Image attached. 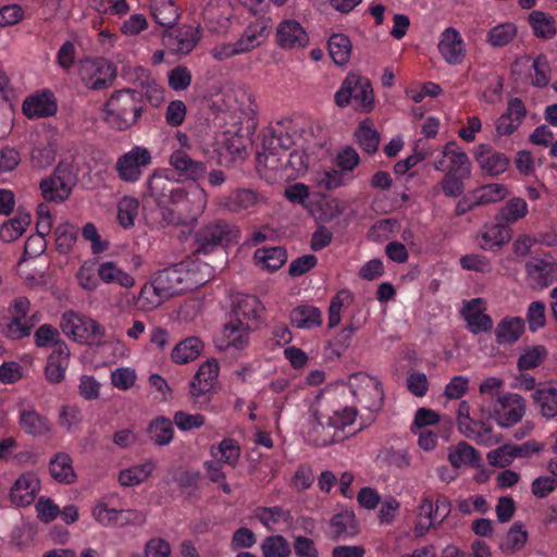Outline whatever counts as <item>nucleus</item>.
<instances>
[{
    "instance_id": "obj_1",
    "label": "nucleus",
    "mask_w": 557,
    "mask_h": 557,
    "mask_svg": "<svg viewBox=\"0 0 557 557\" xmlns=\"http://www.w3.org/2000/svg\"><path fill=\"white\" fill-rule=\"evenodd\" d=\"M201 284L202 282L193 281L187 264H173L152 274L139 293V301L145 309L157 308L165 300Z\"/></svg>"
},
{
    "instance_id": "obj_2",
    "label": "nucleus",
    "mask_w": 557,
    "mask_h": 557,
    "mask_svg": "<svg viewBox=\"0 0 557 557\" xmlns=\"http://www.w3.org/2000/svg\"><path fill=\"white\" fill-rule=\"evenodd\" d=\"M145 109L141 91L123 88L115 90L106 101L103 120L110 127L124 132L137 124Z\"/></svg>"
},
{
    "instance_id": "obj_3",
    "label": "nucleus",
    "mask_w": 557,
    "mask_h": 557,
    "mask_svg": "<svg viewBox=\"0 0 557 557\" xmlns=\"http://www.w3.org/2000/svg\"><path fill=\"white\" fill-rule=\"evenodd\" d=\"M60 327L66 336L88 346H100L106 337L104 327L96 320L73 310L62 314Z\"/></svg>"
},
{
    "instance_id": "obj_4",
    "label": "nucleus",
    "mask_w": 557,
    "mask_h": 557,
    "mask_svg": "<svg viewBox=\"0 0 557 557\" xmlns=\"http://www.w3.org/2000/svg\"><path fill=\"white\" fill-rule=\"evenodd\" d=\"M238 236V230L224 220L211 221L195 234V253H210L220 246H227Z\"/></svg>"
},
{
    "instance_id": "obj_5",
    "label": "nucleus",
    "mask_w": 557,
    "mask_h": 557,
    "mask_svg": "<svg viewBox=\"0 0 557 557\" xmlns=\"http://www.w3.org/2000/svg\"><path fill=\"white\" fill-rule=\"evenodd\" d=\"M78 73L87 87L100 90L112 85L116 76V69L107 59L87 58L81 61Z\"/></svg>"
},
{
    "instance_id": "obj_6",
    "label": "nucleus",
    "mask_w": 557,
    "mask_h": 557,
    "mask_svg": "<svg viewBox=\"0 0 557 557\" xmlns=\"http://www.w3.org/2000/svg\"><path fill=\"white\" fill-rule=\"evenodd\" d=\"M348 385L352 395L364 406L366 409L376 412L383 405L384 393L382 384L364 373L350 375Z\"/></svg>"
},
{
    "instance_id": "obj_7",
    "label": "nucleus",
    "mask_w": 557,
    "mask_h": 557,
    "mask_svg": "<svg viewBox=\"0 0 557 557\" xmlns=\"http://www.w3.org/2000/svg\"><path fill=\"white\" fill-rule=\"evenodd\" d=\"M487 418H493L500 428H510L521 421L525 413L524 399L512 393L498 394Z\"/></svg>"
},
{
    "instance_id": "obj_8",
    "label": "nucleus",
    "mask_w": 557,
    "mask_h": 557,
    "mask_svg": "<svg viewBox=\"0 0 557 557\" xmlns=\"http://www.w3.org/2000/svg\"><path fill=\"white\" fill-rule=\"evenodd\" d=\"M72 166L69 163L60 162L52 175L40 182V190L47 201L62 202L72 193L73 185Z\"/></svg>"
},
{
    "instance_id": "obj_9",
    "label": "nucleus",
    "mask_w": 557,
    "mask_h": 557,
    "mask_svg": "<svg viewBox=\"0 0 557 557\" xmlns=\"http://www.w3.org/2000/svg\"><path fill=\"white\" fill-rule=\"evenodd\" d=\"M292 145L293 139L287 133L272 131L270 135L264 136L262 151L257 154L259 165L263 164L273 171L278 170V162L282 161L280 149L286 154Z\"/></svg>"
},
{
    "instance_id": "obj_10",
    "label": "nucleus",
    "mask_w": 557,
    "mask_h": 557,
    "mask_svg": "<svg viewBox=\"0 0 557 557\" xmlns=\"http://www.w3.org/2000/svg\"><path fill=\"white\" fill-rule=\"evenodd\" d=\"M29 311L30 301L28 298L17 297L12 301L9 308V312L12 318L3 327V334L5 337L12 341H17L29 336V326H26Z\"/></svg>"
},
{
    "instance_id": "obj_11",
    "label": "nucleus",
    "mask_w": 557,
    "mask_h": 557,
    "mask_svg": "<svg viewBox=\"0 0 557 557\" xmlns=\"http://www.w3.org/2000/svg\"><path fill=\"white\" fill-rule=\"evenodd\" d=\"M150 161V152L146 148L136 147L119 158L116 170L123 181L135 182L141 173L140 168L149 164Z\"/></svg>"
},
{
    "instance_id": "obj_12",
    "label": "nucleus",
    "mask_w": 557,
    "mask_h": 557,
    "mask_svg": "<svg viewBox=\"0 0 557 557\" xmlns=\"http://www.w3.org/2000/svg\"><path fill=\"white\" fill-rule=\"evenodd\" d=\"M529 286L532 289H544L557 282V262L534 259L525 263Z\"/></svg>"
},
{
    "instance_id": "obj_13",
    "label": "nucleus",
    "mask_w": 557,
    "mask_h": 557,
    "mask_svg": "<svg viewBox=\"0 0 557 557\" xmlns=\"http://www.w3.org/2000/svg\"><path fill=\"white\" fill-rule=\"evenodd\" d=\"M22 110L29 119L47 117L55 114L58 104L52 91L45 89L27 97L23 102Z\"/></svg>"
},
{
    "instance_id": "obj_14",
    "label": "nucleus",
    "mask_w": 557,
    "mask_h": 557,
    "mask_svg": "<svg viewBox=\"0 0 557 557\" xmlns=\"http://www.w3.org/2000/svg\"><path fill=\"white\" fill-rule=\"evenodd\" d=\"M276 41L283 49L304 48L309 42V37L296 20H284L276 28Z\"/></svg>"
},
{
    "instance_id": "obj_15",
    "label": "nucleus",
    "mask_w": 557,
    "mask_h": 557,
    "mask_svg": "<svg viewBox=\"0 0 557 557\" xmlns=\"http://www.w3.org/2000/svg\"><path fill=\"white\" fill-rule=\"evenodd\" d=\"M437 47L448 64H460L466 57L463 39L454 27H448L442 33Z\"/></svg>"
},
{
    "instance_id": "obj_16",
    "label": "nucleus",
    "mask_w": 557,
    "mask_h": 557,
    "mask_svg": "<svg viewBox=\"0 0 557 557\" xmlns=\"http://www.w3.org/2000/svg\"><path fill=\"white\" fill-rule=\"evenodd\" d=\"M251 330H253V325H245L244 320H231L223 326L221 338L218 339V347L220 349L228 347L243 349L248 344Z\"/></svg>"
},
{
    "instance_id": "obj_17",
    "label": "nucleus",
    "mask_w": 557,
    "mask_h": 557,
    "mask_svg": "<svg viewBox=\"0 0 557 557\" xmlns=\"http://www.w3.org/2000/svg\"><path fill=\"white\" fill-rule=\"evenodd\" d=\"M474 158L480 168L491 176L504 173L509 165V159L487 144H480L475 148Z\"/></svg>"
},
{
    "instance_id": "obj_18",
    "label": "nucleus",
    "mask_w": 557,
    "mask_h": 557,
    "mask_svg": "<svg viewBox=\"0 0 557 557\" xmlns=\"http://www.w3.org/2000/svg\"><path fill=\"white\" fill-rule=\"evenodd\" d=\"M484 301L482 298H474L468 301L461 314L463 319L467 321L468 329L473 334H479L481 332H488L493 327V320L488 314H485L483 311Z\"/></svg>"
},
{
    "instance_id": "obj_19",
    "label": "nucleus",
    "mask_w": 557,
    "mask_h": 557,
    "mask_svg": "<svg viewBox=\"0 0 557 557\" xmlns=\"http://www.w3.org/2000/svg\"><path fill=\"white\" fill-rule=\"evenodd\" d=\"M233 313L236 320H244L245 325H259V313L263 310L260 300L252 295L238 294L234 297L232 304Z\"/></svg>"
},
{
    "instance_id": "obj_20",
    "label": "nucleus",
    "mask_w": 557,
    "mask_h": 557,
    "mask_svg": "<svg viewBox=\"0 0 557 557\" xmlns=\"http://www.w3.org/2000/svg\"><path fill=\"white\" fill-rule=\"evenodd\" d=\"M170 164L178 175L194 182L205 177L208 170L206 163L194 160L187 152L180 149L171 154Z\"/></svg>"
},
{
    "instance_id": "obj_21",
    "label": "nucleus",
    "mask_w": 557,
    "mask_h": 557,
    "mask_svg": "<svg viewBox=\"0 0 557 557\" xmlns=\"http://www.w3.org/2000/svg\"><path fill=\"white\" fill-rule=\"evenodd\" d=\"M527 114L524 103L520 98H512L508 101L506 112L496 121V132L498 135H510L521 124Z\"/></svg>"
},
{
    "instance_id": "obj_22",
    "label": "nucleus",
    "mask_w": 557,
    "mask_h": 557,
    "mask_svg": "<svg viewBox=\"0 0 557 557\" xmlns=\"http://www.w3.org/2000/svg\"><path fill=\"white\" fill-rule=\"evenodd\" d=\"M39 488L40 482L35 474H22L13 484L10 498L17 506H27L34 502Z\"/></svg>"
},
{
    "instance_id": "obj_23",
    "label": "nucleus",
    "mask_w": 557,
    "mask_h": 557,
    "mask_svg": "<svg viewBox=\"0 0 557 557\" xmlns=\"http://www.w3.org/2000/svg\"><path fill=\"white\" fill-rule=\"evenodd\" d=\"M199 27L182 26L166 35L168 45L177 53L188 54L200 40Z\"/></svg>"
},
{
    "instance_id": "obj_24",
    "label": "nucleus",
    "mask_w": 557,
    "mask_h": 557,
    "mask_svg": "<svg viewBox=\"0 0 557 557\" xmlns=\"http://www.w3.org/2000/svg\"><path fill=\"white\" fill-rule=\"evenodd\" d=\"M18 424L26 434L32 436H45L51 431L48 418L39 414L35 409L21 410Z\"/></svg>"
},
{
    "instance_id": "obj_25",
    "label": "nucleus",
    "mask_w": 557,
    "mask_h": 557,
    "mask_svg": "<svg viewBox=\"0 0 557 557\" xmlns=\"http://www.w3.org/2000/svg\"><path fill=\"white\" fill-rule=\"evenodd\" d=\"M259 196L252 189H235L221 198L220 206L233 213H239L257 205Z\"/></svg>"
},
{
    "instance_id": "obj_26",
    "label": "nucleus",
    "mask_w": 557,
    "mask_h": 557,
    "mask_svg": "<svg viewBox=\"0 0 557 557\" xmlns=\"http://www.w3.org/2000/svg\"><path fill=\"white\" fill-rule=\"evenodd\" d=\"M270 24L267 20H259L250 24L242 37L235 42L240 53L248 52L260 46L269 32Z\"/></svg>"
},
{
    "instance_id": "obj_27",
    "label": "nucleus",
    "mask_w": 557,
    "mask_h": 557,
    "mask_svg": "<svg viewBox=\"0 0 557 557\" xmlns=\"http://www.w3.org/2000/svg\"><path fill=\"white\" fill-rule=\"evenodd\" d=\"M444 157L449 158L448 173L458 174L461 177H470L471 163L468 154L462 151L455 140L444 146Z\"/></svg>"
},
{
    "instance_id": "obj_28",
    "label": "nucleus",
    "mask_w": 557,
    "mask_h": 557,
    "mask_svg": "<svg viewBox=\"0 0 557 557\" xmlns=\"http://www.w3.org/2000/svg\"><path fill=\"white\" fill-rule=\"evenodd\" d=\"M30 213L18 208L16 215L1 225L0 239L4 243H11L20 238L30 224Z\"/></svg>"
},
{
    "instance_id": "obj_29",
    "label": "nucleus",
    "mask_w": 557,
    "mask_h": 557,
    "mask_svg": "<svg viewBox=\"0 0 557 557\" xmlns=\"http://www.w3.org/2000/svg\"><path fill=\"white\" fill-rule=\"evenodd\" d=\"M175 181L161 173H153L148 182V196L154 200L158 207L169 203V194L173 193Z\"/></svg>"
},
{
    "instance_id": "obj_30",
    "label": "nucleus",
    "mask_w": 557,
    "mask_h": 557,
    "mask_svg": "<svg viewBox=\"0 0 557 557\" xmlns=\"http://www.w3.org/2000/svg\"><path fill=\"white\" fill-rule=\"evenodd\" d=\"M533 399L540 406L543 417L552 419L557 416V383L548 382L537 388Z\"/></svg>"
},
{
    "instance_id": "obj_31",
    "label": "nucleus",
    "mask_w": 557,
    "mask_h": 557,
    "mask_svg": "<svg viewBox=\"0 0 557 557\" xmlns=\"http://www.w3.org/2000/svg\"><path fill=\"white\" fill-rule=\"evenodd\" d=\"M355 78L356 86L351 85V100H354L356 108L364 112H369L374 106L373 88L368 78L361 77L357 74H351Z\"/></svg>"
},
{
    "instance_id": "obj_32",
    "label": "nucleus",
    "mask_w": 557,
    "mask_h": 557,
    "mask_svg": "<svg viewBox=\"0 0 557 557\" xmlns=\"http://www.w3.org/2000/svg\"><path fill=\"white\" fill-rule=\"evenodd\" d=\"M290 323L297 329H312L322 324V314L319 308L310 305H300L290 311Z\"/></svg>"
},
{
    "instance_id": "obj_33",
    "label": "nucleus",
    "mask_w": 557,
    "mask_h": 557,
    "mask_svg": "<svg viewBox=\"0 0 557 557\" xmlns=\"http://www.w3.org/2000/svg\"><path fill=\"white\" fill-rule=\"evenodd\" d=\"M448 460L454 468H460L462 465H468L474 468L481 466V456L479 451L463 441L449 448Z\"/></svg>"
},
{
    "instance_id": "obj_34",
    "label": "nucleus",
    "mask_w": 557,
    "mask_h": 557,
    "mask_svg": "<svg viewBox=\"0 0 557 557\" xmlns=\"http://www.w3.org/2000/svg\"><path fill=\"white\" fill-rule=\"evenodd\" d=\"M49 471L51 476L64 484L75 482L76 474L72 466V458L66 453H58L49 462Z\"/></svg>"
},
{
    "instance_id": "obj_35",
    "label": "nucleus",
    "mask_w": 557,
    "mask_h": 557,
    "mask_svg": "<svg viewBox=\"0 0 557 557\" xmlns=\"http://www.w3.org/2000/svg\"><path fill=\"white\" fill-rule=\"evenodd\" d=\"M524 332V321L521 318H505L495 330L496 342L499 345L516 343Z\"/></svg>"
},
{
    "instance_id": "obj_36",
    "label": "nucleus",
    "mask_w": 557,
    "mask_h": 557,
    "mask_svg": "<svg viewBox=\"0 0 557 557\" xmlns=\"http://www.w3.org/2000/svg\"><path fill=\"white\" fill-rule=\"evenodd\" d=\"M99 278L108 284H119L122 287L129 288L135 284L132 275L117 268L113 261H107L99 264L97 269Z\"/></svg>"
},
{
    "instance_id": "obj_37",
    "label": "nucleus",
    "mask_w": 557,
    "mask_h": 557,
    "mask_svg": "<svg viewBox=\"0 0 557 557\" xmlns=\"http://www.w3.org/2000/svg\"><path fill=\"white\" fill-rule=\"evenodd\" d=\"M511 239V230L502 221L486 226V231L482 233V249H492L493 247H502Z\"/></svg>"
},
{
    "instance_id": "obj_38",
    "label": "nucleus",
    "mask_w": 557,
    "mask_h": 557,
    "mask_svg": "<svg viewBox=\"0 0 557 557\" xmlns=\"http://www.w3.org/2000/svg\"><path fill=\"white\" fill-rule=\"evenodd\" d=\"M203 348L198 337H187L175 345L172 350V360L178 364L188 363L195 360Z\"/></svg>"
},
{
    "instance_id": "obj_39",
    "label": "nucleus",
    "mask_w": 557,
    "mask_h": 557,
    "mask_svg": "<svg viewBox=\"0 0 557 557\" xmlns=\"http://www.w3.org/2000/svg\"><path fill=\"white\" fill-rule=\"evenodd\" d=\"M329 53L335 64L343 66L349 62L352 45L345 34H333L329 39Z\"/></svg>"
},
{
    "instance_id": "obj_40",
    "label": "nucleus",
    "mask_w": 557,
    "mask_h": 557,
    "mask_svg": "<svg viewBox=\"0 0 557 557\" xmlns=\"http://www.w3.org/2000/svg\"><path fill=\"white\" fill-rule=\"evenodd\" d=\"M333 539L338 540L344 535L355 536L358 533V524L352 510H344L331 519Z\"/></svg>"
},
{
    "instance_id": "obj_41",
    "label": "nucleus",
    "mask_w": 557,
    "mask_h": 557,
    "mask_svg": "<svg viewBox=\"0 0 557 557\" xmlns=\"http://www.w3.org/2000/svg\"><path fill=\"white\" fill-rule=\"evenodd\" d=\"M529 23L539 38L550 39L557 35L555 18L542 11H532L529 15Z\"/></svg>"
},
{
    "instance_id": "obj_42",
    "label": "nucleus",
    "mask_w": 557,
    "mask_h": 557,
    "mask_svg": "<svg viewBox=\"0 0 557 557\" xmlns=\"http://www.w3.org/2000/svg\"><path fill=\"white\" fill-rule=\"evenodd\" d=\"M147 432L156 445H168L173 438L172 421L165 417H158L149 423Z\"/></svg>"
},
{
    "instance_id": "obj_43",
    "label": "nucleus",
    "mask_w": 557,
    "mask_h": 557,
    "mask_svg": "<svg viewBox=\"0 0 557 557\" xmlns=\"http://www.w3.org/2000/svg\"><path fill=\"white\" fill-rule=\"evenodd\" d=\"M255 259L269 271H276L286 262L287 252L283 247L259 248Z\"/></svg>"
},
{
    "instance_id": "obj_44",
    "label": "nucleus",
    "mask_w": 557,
    "mask_h": 557,
    "mask_svg": "<svg viewBox=\"0 0 557 557\" xmlns=\"http://www.w3.org/2000/svg\"><path fill=\"white\" fill-rule=\"evenodd\" d=\"M355 137L363 151L370 154L376 152L380 144V134L370 125L368 121H362L359 123L355 132Z\"/></svg>"
},
{
    "instance_id": "obj_45",
    "label": "nucleus",
    "mask_w": 557,
    "mask_h": 557,
    "mask_svg": "<svg viewBox=\"0 0 557 557\" xmlns=\"http://www.w3.org/2000/svg\"><path fill=\"white\" fill-rule=\"evenodd\" d=\"M528 213V205L522 198H512L499 210L495 221H502L507 226L522 219Z\"/></svg>"
},
{
    "instance_id": "obj_46",
    "label": "nucleus",
    "mask_w": 557,
    "mask_h": 557,
    "mask_svg": "<svg viewBox=\"0 0 557 557\" xmlns=\"http://www.w3.org/2000/svg\"><path fill=\"white\" fill-rule=\"evenodd\" d=\"M215 448H211V454L216 458L218 463H226L235 467L240 456L238 443L233 438H224Z\"/></svg>"
},
{
    "instance_id": "obj_47",
    "label": "nucleus",
    "mask_w": 557,
    "mask_h": 557,
    "mask_svg": "<svg viewBox=\"0 0 557 557\" xmlns=\"http://www.w3.org/2000/svg\"><path fill=\"white\" fill-rule=\"evenodd\" d=\"M528 540V532L523 530V525L520 522H516L511 525L504 540L499 543V548L504 553H516L520 550Z\"/></svg>"
},
{
    "instance_id": "obj_48",
    "label": "nucleus",
    "mask_w": 557,
    "mask_h": 557,
    "mask_svg": "<svg viewBox=\"0 0 557 557\" xmlns=\"http://www.w3.org/2000/svg\"><path fill=\"white\" fill-rule=\"evenodd\" d=\"M152 17L160 26L172 28L178 20L180 13L171 0H165L152 8Z\"/></svg>"
},
{
    "instance_id": "obj_49",
    "label": "nucleus",
    "mask_w": 557,
    "mask_h": 557,
    "mask_svg": "<svg viewBox=\"0 0 557 557\" xmlns=\"http://www.w3.org/2000/svg\"><path fill=\"white\" fill-rule=\"evenodd\" d=\"M256 517L260 520L262 524H264L268 529H271L272 525L278 523L280 521H284L287 524L292 523L293 517L288 510H284L283 508L275 507H258L256 509Z\"/></svg>"
},
{
    "instance_id": "obj_50",
    "label": "nucleus",
    "mask_w": 557,
    "mask_h": 557,
    "mask_svg": "<svg viewBox=\"0 0 557 557\" xmlns=\"http://www.w3.org/2000/svg\"><path fill=\"white\" fill-rule=\"evenodd\" d=\"M263 557H289L290 546L283 535H270L261 544Z\"/></svg>"
},
{
    "instance_id": "obj_51",
    "label": "nucleus",
    "mask_w": 557,
    "mask_h": 557,
    "mask_svg": "<svg viewBox=\"0 0 557 557\" xmlns=\"http://www.w3.org/2000/svg\"><path fill=\"white\" fill-rule=\"evenodd\" d=\"M55 246L60 253H67L72 250L77 239V230L71 223H62L54 230Z\"/></svg>"
},
{
    "instance_id": "obj_52",
    "label": "nucleus",
    "mask_w": 557,
    "mask_h": 557,
    "mask_svg": "<svg viewBox=\"0 0 557 557\" xmlns=\"http://www.w3.org/2000/svg\"><path fill=\"white\" fill-rule=\"evenodd\" d=\"M547 357V349L543 345H535L520 355L517 366L520 371L539 367Z\"/></svg>"
},
{
    "instance_id": "obj_53",
    "label": "nucleus",
    "mask_w": 557,
    "mask_h": 557,
    "mask_svg": "<svg viewBox=\"0 0 557 557\" xmlns=\"http://www.w3.org/2000/svg\"><path fill=\"white\" fill-rule=\"evenodd\" d=\"M139 202L135 198L124 197L117 206V220L124 227L128 228L134 225L138 214Z\"/></svg>"
},
{
    "instance_id": "obj_54",
    "label": "nucleus",
    "mask_w": 557,
    "mask_h": 557,
    "mask_svg": "<svg viewBox=\"0 0 557 557\" xmlns=\"http://www.w3.org/2000/svg\"><path fill=\"white\" fill-rule=\"evenodd\" d=\"M508 191L503 184H487L476 190L474 205H487L503 200Z\"/></svg>"
},
{
    "instance_id": "obj_55",
    "label": "nucleus",
    "mask_w": 557,
    "mask_h": 557,
    "mask_svg": "<svg viewBox=\"0 0 557 557\" xmlns=\"http://www.w3.org/2000/svg\"><path fill=\"white\" fill-rule=\"evenodd\" d=\"M517 35V27L512 23H504L493 27L488 32L487 41L493 47L508 45Z\"/></svg>"
},
{
    "instance_id": "obj_56",
    "label": "nucleus",
    "mask_w": 557,
    "mask_h": 557,
    "mask_svg": "<svg viewBox=\"0 0 557 557\" xmlns=\"http://www.w3.org/2000/svg\"><path fill=\"white\" fill-rule=\"evenodd\" d=\"M189 394L196 404L208 405L214 394V384L208 383L205 379L201 381L193 377L189 383Z\"/></svg>"
},
{
    "instance_id": "obj_57",
    "label": "nucleus",
    "mask_w": 557,
    "mask_h": 557,
    "mask_svg": "<svg viewBox=\"0 0 557 557\" xmlns=\"http://www.w3.org/2000/svg\"><path fill=\"white\" fill-rule=\"evenodd\" d=\"M352 301V295L347 289L339 290L330 302L329 307V327L333 329L341 322V309L345 305H349Z\"/></svg>"
},
{
    "instance_id": "obj_58",
    "label": "nucleus",
    "mask_w": 557,
    "mask_h": 557,
    "mask_svg": "<svg viewBox=\"0 0 557 557\" xmlns=\"http://www.w3.org/2000/svg\"><path fill=\"white\" fill-rule=\"evenodd\" d=\"M314 184L319 189L333 190L344 185L343 172L334 169L319 171L315 173Z\"/></svg>"
},
{
    "instance_id": "obj_59",
    "label": "nucleus",
    "mask_w": 557,
    "mask_h": 557,
    "mask_svg": "<svg viewBox=\"0 0 557 557\" xmlns=\"http://www.w3.org/2000/svg\"><path fill=\"white\" fill-rule=\"evenodd\" d=\"M168 83L175 91L186 90L191 84V73L186 66L177 65L169 72Z\"/></svg>"
},
{
    "instance_id": "obj_60",
    "label": "nucleus",
    "mask_w": 557,
    "mask_h": 557,
    "mask_svg": "<svg viewBox=\"0 0 557 557\" xmlns=\"http://www.w3.org/2000/svg\"><path fill=\"white\" fill-rule=\"evenodd\" d=\"M469 177H461L458 174L446 173L441 182V187L443 193L447 197L457 198L461 196L465 191L463 181Z\"/></svg>"
},
{
    "instance_id": "obj_61",
    "label": "nucleus",
    "mask_w": 557,
    "mask_h": 557,
    "mask_svg": "<svg viewBox=\"0 0 557 557\" xmlns=\"http://www.w3.org/2000/svg\"><path fill=\"white\" fill-rule=\"evenodd\" d=\"M527 320L531 332H536L539 329L545 326V305L543 301H533L530 304Z\"/></svg>"
},
{
    "instance_id": "obj_62",
    "label": "nucleus",
    "mask_w": 557,
    "mask_h": 557,
    "mask_svg": "<svg viewBox=\"0 0 557 557\" xmlns=\"http://www.w3.org/2000/svg\"><path fill=\"white\" fill-rule=\"evenodd\" d=\"M278 165V170L290 169L297 174L304 173L309 166V157L304 150H294L288 153L286 162L282 164L280 161Z\"/></svg>"
},
{
    "instance_id": "obj_63",
    "label": "nucleus",
    "mask_w": 557,
    "mask_h": 557,
    "mask_svg": "<svg viewBox=\"0 0 557 557\" xmlns=\"http://www.w3.org/2000/svg\"><path fill=\"white\" fill-rule=\"evenodd\" d=\"M557 487V476H539L531 484V492L537 498H545Z\"/></svg>"
},
{
    "instance_id": "obj_64",
    "label": "nucleus",
    "mask_w": 557,
    "mask_h": 557,
    "mask_svg": "<svg viewBox=\"0 0 557 557\" xmlns=\"http://www.w3.org/2000/svg\"><path fill=\"white\" fill-rule=\"evenodd\" d=\"M173 420L176 426L182 431L198 429L205 424V417L200 413L189 414L184 411H177Z\"/></svg>"
}]
</instances>
